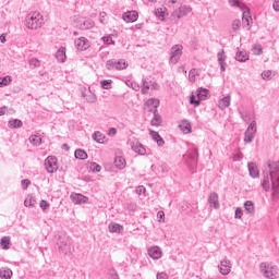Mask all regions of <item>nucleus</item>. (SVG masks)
<instances>
[{"mask_svg":"<svg viewBox=\"0 0 279 279\" xmlns=\"http://www.w3.org/2000/svg\"><path fill=\"white\" fill-rule=\"evenodd\" d=\"M41 210H47V208H49V202L43 199L40 201V204H39Z\"/></svg>","mask_w":279,"mask_h":279,"instance_id":"bf43d9fd","label":"nucleus"},{"mask_svg":"<svg viewBox=\"0 0 279 279\" xmlns=\"http://www.w3.org/2000/svg\"><path fill=\"white\" fill-rule=\"evenodd\" d=\"M149 135L151 136L153 141H156L160 136V133L149 130Z\"/></svg>","mask_w":279,"mask_h":279,"instance_id":"680f3d73","label":"nucleus"},{"mask_svg":"<svg viewBox=\"0 0 279 279\" xmlns=\"http://www.w3.org/2000/svg\"><path fill=\"white\" fill-rule=\"evenodd\" d=\"M101 40L104 41V45H114V40L110 35L102 37Z\"/></svg>","mask_w":279,"mask_h":279,"instance_id":"8fccbe9b","label":"nucleus"},{"mask_svg":"<svg viewBox=\"0 0 279 279\" xmlns=\"http://www.w3.org/2000/svg\"><path fill=\"white\" fill-rule=\"evenodd\" d=\"M89 169L93 171V173H99V171H101V167L97 162H90Z\"/></svg>","mask_w":279,"mask_h":279,"instance_id":"c03bdc74","label":"nucleus"},{"mask_svg":"<svg viewBox=\"0 0 279 279\" xmlns=\"http://www.w3.org/2000/svg\"><path fill=\"white\" fill-rule=\"evenodd\" d=\"M197 156H199V154L197 153V147L193 146L192 148H190L186 153V155L183 156L187 167H190V169H195V167H197Z\"/></svg>","mask_w":279,"mask_h":279,"instance_id":"39448f33","label":"nucleus"},{"mask_svg":"<svg viewBox=\"0 0 279 279\" xmlns=\"http://www.w3.org/2000/svg\"><path fill=\"white\" fill-rule=\"evenodd\" d=\"M25 25L28 29H40L45 25V16L40 12H31L25 17Z\"/></svg>","mask_w":279,"mask_h":279,"instance_id":"f03ea898","label":"nucleus"},{"mask_svg":"<svg viewBox=\"0 0 279 279\" xmlns=\"http://www.w3.org/2000/svg\"><path fill=\"white\" fill-rule=\"evenodd\" d=\"M150 124L154 126V128H160V125H162V117L159 116L158 112H155L154 113V117L150 121Z\"/></svg>","mask_w":279,"mask_h":279,"instance_id":"5701e85b","label":"nucleus"},{"mask_svg":"<svg viewBox=\"0 0 279 279\" xmlns=\"http://www.w3.org/2000/svg\"><path fill=\"white\" fill-rule=\"evenodd\" d=\"M253 53L255 56H260V53H263V48L260 46H254L253 47Z\"/></svg>","mask_w":279,"mask_h":279,"instance_id":"13d9d810","label":"nucleus"},{"mask_svg":"<svg viewBox=\"0 0 279 279\" xmlns=\"http://www.w3.org/2000/svg\"><path fill=\"white\" fill-rule=\"evenodd\" d=\"M235 60H238V62H246V60H250V56L245 51H238Z\"/></svg>","mask_w":279,"mask_h":279,"instance_id":"2f4dec72","label":"nucleus"},{"mask_svg":"<svg viewBox=\"0 0 279 279\" xmlns=\"http://www.w3.org/2000/svg\"><path fill=\"white\" fill-rule=\"evenodd\" d=\"M208 93L209 90L204 88V87H199L197 89V94L196 97L199 101H206V99H208Z\"/></svg>","mask_w":279,"mask_h":279,"instance_id":"6ab92c4d","label":"nucleus"},{"mask_svg":"<svg viewBox=\"0 0 279 279\" xmlns=\"http://www.w3.org/2000/svg\"><path fill=\"white\" fill-rule=\"evenodd\" d=\"M100 86H101V88H104V90H110V88H112V80L101 81Z\"/></svg>","mask_w":279,"mask_h":279,"instance_id":"ea45409f","label":"nucleus"},{"mask_svg":"<svg viewBox=\"0 0 279 279\" xmlns=\"http://www.w3.org/2000/svg\"><path fill=\"white\" fill-rule=\"evenodd\" d=\"M83 97L86 99L87 104H95L97 101V96L90 90L83 93Z\"/></svg>","mask_w":279,"mask_h":279,"instance_id":"393cba45","label":"nucleus"},{"mask_svg":"<svg viewBox=\"0 0 279 279\" xmlns=\"http://www.w3.org/2000/svg\"><path fill=\"white\" fill-rule=\"evenodd\" d=\"M114 167H117V169H125V158L117 156L114 158Z\"/></svg>","mask_w":279,"mask_h":279,"instance_id":"c756f323","label":"nucleus"},{"mask_svg":"<svg viewBox=\"0 0 279 279\" xmlns=\"http://www.w3.org/2000/svg\"><path fill=\"white\" fill-rule=\"evenodd\" d=\"M272 8H274L275 12H279V0L274 1Z\"/></svg>","mask_w":279,"mask_h":279,"instance_id":"338daca9","label":"nucleus"},{"mask_svg":"<svg viewBox=\"0 0 279 279\" xmlns=\"http://www.w3.org/2000/svg\"><path fill=\"white\" fill-rule=\"evenodd\" d=\"M122 19L125 23H136V21H138V12L136 11L125 12L122 15Z\"/></svg>","mask_w":279,"mask_h":279,"instance_id":"4468645a","label":"nucleus"},{"mask_svg":"<svg viewBox=\"0 0 279 279\" xmlns=\"http://www.w3.org/2000/svg\"><path fill=\"white\" fill-rule=\"evenodd\" d=\"M71 199L73 204H86L88 203V197L82 195V194H73L71 195Z\"/></svg>","mask_w":279,"mask_h":279,"instance_id":"a211bd4d","label":"nucleus"},{"mask_svg":"<svg viewBox=\"0 0 279 279\" xmlns=\"http://www.w3.org/2000/svg\"><path fill=\"white\" fill-rule=\"evenodd\" d=\"M151 86V82L147 81V78L142 80V95H147L149 93V87Z\"/></svg>","mask_w":279,"mask_h":279,"instance_id":"473e14b6","label":"nucleus"},{"mask_svg":"<svg viewBox=\"0 0 279 279\" xmlns=\"http://www.w3.org/2000/svg\"><path fill=\"white\" fill-rule=\"evenodd\" d=\"M232 29L234 32H239V29H241V21L240 20H234L232 22Z\"/></svg>","mask_w":279,"mask_h":279,"instance_id":"3c124183","label":"nucleus"},{"mask_svg":"<svg viewBox=\"0 0 279 279\" xmlns=\"http://www.w3.org/2000/svg\"><path fill=\"white\" fill-rule=\"evenodd\" d=\"M254 132L245 131L244 143H252V141H254Z\"/></svg>","mask_w":279,"mask_h":279,"instance_id":"79ce46f5","label":"nucleus"},{"mask_svg":"<svg viewBox=\"0 0 279 279\" xmlns=\"http://www.w3.org/2000/svg\"><path fill=\"white\" fill-rule=\"evenodd\" d=\"M259 271H260L262 276H264V278H266V279H277L279 276L278 266L267 263V262H263L259 265Z\"/></svg>","mask_w":279,"mask_h":279,"instance_id":"7ed1b4c3","label":"nucleus"},{"mask_svg":"<svg viewBox=\"0 0 279 279\" xmlns=\"http://www.w3.org/2000/svg\"><path fill=\"white\" fill-rule=\"evenodd\" d=\"M179 128H180V130H182V132L184 134H191L192 128H191V123L189 121H186V120L182 121L181 124H179Z\"/></svg>","mask_w":279,"mask_h":279,"instance_id":"cd10ccee","label":"nucleus"},{"mask_svg":"<svg viewBox=\"0 0 279 279\" xmlns=\"http://www.w3.org/2000/svg\"><path fill=\"white\" fill-rule=\"evenodd\" d=\"M0 244L2 250H10V236H3L0 240Z\"/></svg>","mask_w":279,"mask_h":279,"instance_id":"4c0bfd02","label":"nucleus"},{"mask_svg":"<svg viewBox=\"0 0 279 279\" xmlns=\"http://www.w3.org/2000/svg\"><path fill=\"white\" fill-rule=\"evenodd\" d=\"M57 245H58V250L61 254L66 255V254H71V252H73L71 238H69V235H66L64 233L58 235Z\"/></svg>","mask_w":279,"mask_h":279,"instance_id":"20e7f679","label":"nucleus"},{"mask_svg":"<svg viewBox=\"0 0 279 279\" xmlns=\"http://www.w3.org/2000/svg\"><path fill=\"white\" fill-rule=\"evenodd\" d=\"M231 8H239V10H245V3L242 0H228Z\"/></svg>","mask_w":279,"mask_h":279,"instance_id":"bb28decb","label":"nucleus"},{"mask_svg":"<svg viewBox=\"0 0 279 279\" xmlns=\"http://www.w3.org/2000/svg\"><path fill=\"white\" fill-rule=\"evenodd\" d=\"M28 141L35 147H39V145H43V137H40L38 135H31Z\"/></svg>","mask_w":279,"mask_h":279,"instance_id":"c85d7f7f","label":"nucleus"},{"mask_svg":"<svg viewBox=\"0 0 279 279\" xmlns=\"http://www.w3.org/2000/svg\"><path fill=\"white\" fill-rule=\"evenodd\" d=\"M263 80H271V71H265L262 73Z\"/></svg>","mask_w":279,"mask_h":279,"instance_id":"052dcab7","label":"nucleus"},{"mask_svg":"<svg viewBox=\"0 0 279 279\" xmlns=\"http://www.w3.org/2000/svg\"><path fill=\"white\" fill-rule=\"evenodd\" d=\"M108 228L109 232H121L123 230V227L119 223H110Z\"/></svg>","mask_w":279,"mask_h":279,"instance_id":"a19ab883","label":"nucleus"},{"mask_svg":"<svg viewBox=\"0 0 279 279\" xmlns=\"http://www.w3.org/2000/svg\"><path fill=\"white\" fill-rule=\"evenodd\" d=\"M29 65L34 66V69H36V68L40 66V61L36 58H33L29 60Z\"/></svg>","mask_w":279,"mask_h":279,"instance_id":"5fc2aeb1","label":"nucleus"},{"mask_svg":"<svg viewBox=\"0 0 279 279\" xmlns=\"http://www.w3.org/2000/svg\"><path fill=\"white\" fill-rule=\"evenodd\" d=\"M131 148L133 151H135V154H138L140 156H145V154H147V149H145V146L138 141L131 142Z\"/></svg>","mask_w":279,"mask_h":279,"instance_id":"ddd939ff","label":"nucleus"},{"mask_svg":"<svg viewBox=\"0 0 279 279\" xmlns=\"http://www.w3.org/2000/svg\"><path fill=\"white\" fill-rule=\"evenodd\" d=\"M128 69V62L123 59H110L106 62L107 71H123Z\"/></svg>","mask_w":279,"mask_h":279,"instance_id":"423d86ee","label":"nucleus"},{"mask_svg":"<svg viewBox=\"0 0 279 279\" xmlns=\"http://www.w3.org/2000/svg\"><path fill=\"white\" fill-rule=\"evenodd\" d=\"M201 102H202V101L199 100V98H198V99L195 98V95H192V96L190 97V104H191L192 106H199Z\"/></svg>","mask_w":279,"mask_h":279,"instance_id":"6e6d98bb","label":"nucleus"},{"mask_svg":"<svg viewBox=\"0 0 279 279\" xmlns=\"http://www.w3.org/2000/svg\"><path fill=\"white\" fill-rule=\"evenodd\" d=\"M148 256H150V258H154V260H158V258L162 257V251L158 246H153L148 248Z\"/></svg>","mask_w":279,"mask_h":279,"instance_id":"f3484780","label":"nucleus"},{"mask_svg":"<svg viewBox=\"0 0 279 279\" xmlns=\"http://www.w3.org/2000/svg\"><path fill=\"white\" fill-rule=\"evenodd\" d=\"M157 217H158L159 220L165 219V211H158Z\"/></svg>","mask_w":279,"mask_h":279,"instance_id":"774afa93","label":"nucleus"},{"mask_svg":"<svg viewBox=\"0 0 279 279\" xmlns=\"http://www.w3.org/2000/svg\"><path fill=\"white\" fill-rule=\"evenodd\" d=\"M74 156L78 160H86V158H88V154L86 153V150L81 149V148L75 150Z\"/></svg>","mask_w":279,"mask_h":279,"instance_id":"72a5a7b5","label":"nucleus"},{"mask_svg":"<svg viewBox=\"0 0 279 279\" xmlns=\"http://www.w3.org/2000/svg\"><path fill=\"white\" fill-rule=\"evenodd\" d=\"M56 58L58 62H64L66 60V48L60 47L56 52Z\"/></svg>","mask_w":279,"mask_h":279,"instance_id":"aec40b11","label":"nucleus"},{"mask_svg":"<svg viewBox=\"0 0 279 279\" xmlns=\"http://www.w3.org/2000/svg\"><path fill=\"white\" fill-rule=\"evenodd\" d=\"M10 84H12V76L0 77V88L2 86H10Z\"/></svg>","mask_w":279,"mask_h":279,"instance_id":"58836bf2","label":"nucleus"},{"mask_svg":"<svg viewBox=\"0 0 279 279\" xmlns=\"http://www.w3.org/2000/svg\"><path fill=\"white\" fill-rule=\"evenodd\" d=\"M77 27L80 29H93V27H95V21H93L92 19L88 20H81L77 24Z\"/></svg>","mask_w":279,"mask_h":279,"instance_id":"dca6fc26","label":"nucleus"},{"mask_svg":"<svg viewBox=\"0 0 279 279\" xmlns=\"http://www.w3.org/2000/svg\"><path fill=\"white\" fill-rule=\"evenodd\" d=\"M155 142H157L158 147H163L165 146V140H162V136H158Z\"/></svg>","mask_w":279,"mask_h":279,"instance_id":"e2e57ef3","label":"nucleus"},{"mask_svg":"<svg viewBox=\"0 0 279 279\" xmlns=\"http://www.w3.org/2000/svg\"><path fill=\"white\" fill-rule=\"evenodd\" d=\"M208 204L210 208H215L216 210L219 209V194H217V192H213L209 194Z\"/></svg>","mask_w":279,"mask_h":279,"instance_id":"2eb2a0df","label":"nucleus"},{"mask_svg":"<svg viewBox=\"0 0 279 279\" xmlns=\"http://www.w3.org/2000/svg\"><path fill=\"white\" fill-rule=\"evenodd\" d=\"M219 271L222 276H228L230 271H232V263L228 259H223L220 262V265L218 266Z\"/></svg>","mask_w":279,"mask_h":279,"instance_id":"f8f14e48","label":"nucleus"},{"mask_svg":"<svg viewBox=\"0 0 279 279\" xmlns=\"http://www.w3.org/2000/svg\"><path fill=\"white\" fill-rule=\"evenodd\" d=\"M218 107L220 110H226V108L230 107V96H226L218 101Z\"/></svg>","mask_w":279,"mask_h":279,"instance_id":"a878e982","label":"nucleus"},{"mask_svg":"<svg viewBox=\"0 0 279 279\" xmlns=\"http://www.w3.org/2000/svg\"><path fill=\"white\" fill-rule=\"evenodd\" d=\"M77 51H86L90 47V41L86 37H80L74 40Z\"/></svg>","mask_w":279,"mask_h":279,"instance_id":"9b49d317","label":"nucleus"},{"mask_svg":"<svg viewBox=\"0 0 279 279\" xmlns=\"http://www.w3.org/2000/svg\"><path fill=\"white\" fill-rule=\"evenodd\" d=\"M232 160H233L234 162H239V161L243 160V153H241V150L234 151V153H233Z\"/></svg>","mask_w":279,"mask_h":279,"instance_id":"a18cd8bd","label":"nucleus"},{"mask_svg":"<svg viewBox=\"0 0 279 279\" xmlns=\"http://www.w3.org/2000/svg\"><path fill=\"white\" fill-rule=\"evenodd\" d=\"M183 49H184V47H182V45H174L171 48L170 62H172V64H178V62L180 61V58L182 56Z\"/></svg>","mask_w":279,"mask_h":279,"instance_id":"0eeeda50","label":"nucleus"},{"mask_svg":"<svg viewBox=\"0 0 279 279\" xmlns=\"http://www.w3.org/2000/svg\"><path fill=\"white\" fill-rule=\"evenodd\" d=\"M0 278L1 279H11L12 270L10 268H1L0 269Z\"/></svg>","mask_w":279,"mask_h":279,"instance_id":"e433bc0d","label":"nucleus"},{"mask_svg":"<svg viewBox=\"0 0 279 279\" xmlns=\"http://www.w3.org/2000/svg\"><path fill=\"white\" fill-rule=\"evenodd\" d=\"M24 206H26V208H34V206H36V198L32 195H28L24 201Z\"/></svg>","mask_w":279,"mask_h":279,"instance_id":"c9c22d12","label":"nucleus"},{"mask_svg":"<svg viewBox=\"0 0 279 279\" xmlns=\"http://www.w3.org/2000/svg\"><path fill=\"white\" fill-rule=\"evenodd\" d=\"M256 121H252L248 128L246 129V132H253V134H256Z\"/></svg>","mask_w":279,"mask_h":279,"instance_id":"603ef678","label":"nucleus"},{"mask_svg":"<svg viewBox=\"0 0 279 279\" xmlns=\"http://www.w3.org/2000/svg\"><path fill=\"white\" fill-rule=\"evenodd\" d=\"M29 184H32V181H29V179H24L21 181L23 191H27V187L29 186Z\"/></svg>","mask_w":279,"mask_h":279,"instance_id":"864d4df0","label":"nucleus"},{"mask_svg":"<svg viewBox=\"0 0 279 279\" xmlns=\"http://www.w3.org/2000/svg\"><path fill=\"white\" fill-rule=\"evenodd\" d=\"M242 21L243 23H246V25H250V21H252V15L250 13V8H247V5H245V8L242 10Z\"/></svg>","mask_w":279,"mask_h":279,"instance_id":"b1692460","label":"nucleus"},{"mask_svg":"<svg viewBox=\"0 0 279 279\" xmlns=\"http://www.w3.org/2000/svg\"><path fill=\"white\" fill-rule=\"evenodd\" d=\"M244 210H245V213L247 214V215H254V213H256V209H255V207H254V202H252V201H246L245 203H244Z\"/></svg>","mask_w":279,"mask_h":279,"instance_id":"4be33fe9","label":"nucleus"},{"mask_svg":"<svg viewBox=\"0 0 279 279\" xmlns=\"http://www.w3.org/2000/svg\"><path fill=\"white\" fill-rule=\"evenodd\" d=\"M45 167L49 173H56V171H58V158L53 156L47 157L45 160Z\"/></svg>","mask_w":279,"mask_h":279,"instance_id":"6e6552de","label":"nucleus"},{"mask_svg":"<svg viewBox=\"0 0 279 279\" xmlns=\"http://www.w3.org/2000/svg\"><path fill=\"white\" fill-rule=\"evenodd\" d=\"M247 167H248V173L251 178H258L259 175L258 167H256L254 162H248Z\"/></svg>","mask_w":279,"mask_h":279,"instance_id":"412c9836","label":"nucleus"},{"mask_svg":"<svg viewBox=\"0 0 279 279\" xmlns=\"http://www.w3.org/2000/svg\"><path fill=\"white\" fill-rule=\"evenodd\" d=\"M235 219H243V209H241V207H238L235 209Z\"/></svg>","mask_w":279,"mask_h":279,"instance_id":"4d7b16f0","label":"nucleus"},{"mask_svg":"<svg viewBox=\"0 0 279 279\" xmlns=\"http://www.w3.org/2000/svg\"><path fill=\"white\" fill-rule=\"evenodd\" d=\"M158 106H160L159 99L149 98L144 105V110H146V112H153L154 114L158 112Z\"/></svg>","mask_w":279,"mask_h":279,"instance_id":"9d476101","label":"nucleus"},{"mask_svg":"<svg viewBox=\"0 0 279 279\" xmlns=\"http://www.w3.org/2000/svg\"><path fill=\"white\" fill-rule=\"evenodd\" d=\"M269 172L264 175L262 186L264 190L270 189L269 180L271 181L272 195H279V161L268 162Z\"/></svg>","mask_w":279,"mask_h":279,"instance_id":"f257e3e1","label":"nucleus"},{"mask_svg":"<svg viewBox=\"0 0 279 279\" xmlns=\"http://www.w3.org/2000/svg\"><path fill=\"white\" fill-rule=\"evenodd\" d=\"M92 137L96 143H100V144L104 143V141H106V135L99 131H95Z\"/></svg>","mask_w":279,"mask_h":279,"instance_id":"7c9ffc66","label":"nucleus"},{"mask_svg":"<svg viewBox=\"0 0 279 279\" xmlns=\"http://www.w3.org/2000/svg\"><path fill=\"white\" fill-rule=\"evenodd\" d=\"M157 279H169V275L167 272H158Z\"/></svg>","mask_w":279,"mask_h":279,"instance_id":"69168bd1","label":"nucleus"},{"mask_svg":"<svg viewBox=\"0 0 279 279\" xmlns=\"http://www.w3.org/2000/svg\"><path fill=\"white\" fill-rule=\"evenodd\" d=\"M130 84H131V87L133 88V90H136V92L141 90V85H138V83L130 82Z\"/></svg>","mask_w":279,"mask_h":279,"instance_id":"0e129e2a","label":"nucleus"},{"mask_svg":"<svg viewBox=\"0 0 279 279\" xmlns=\"http://www.w3.org/2000/svg\"><path fill=\"white\" fill-rule=\"evenodd\" d=\"M192 10L193 9L189 5H181L172 12L171 16L172 19L180 20L182 19V16H186V14H191Z\"/></svg>","mask_w":279,"mask_h":279,"instance_id":"1a4fd4ad","label":"nucleus"},{"mask_svg":"<svg viewBox=\"0 0 279 279\" xmlns=\"http://www.w3.org/2000/svg\"><path fill=\"white\" fill-rule=\"evenodd\" d=\"M165 10L167 9H162L159 8L155 11V16H157V19H160L161 21L165 19Z\"/></svg>","mask_w":279,"mask_h":279,"instance_id":"49530a36","label":"nucleus"},{"mask_svg":"<svg viewBox=\"0 0 279 279\" xmlns=\"http://www.w3.org/2000/svg\"><path fill=\"white\" fill-rule=\"evenodd\" d=\"M197 75H199V72L196 69H192L189 73L190 82L195 83V77H197Z\"/></svg>","mask_w":279,"mask_h":279,"instance_id":"37998d69","label":"nucleus"},{"mask_svg":"<svg viewBox=\"0 0 279 279\" xmlns=\"http://www.w3.org/2000/svg\"><path fill=\"white\" fill-rule=\"evenodd\" d=\"M217 58H218V63H225L226 62V51L223 50H220L218 53H217Z\"/></svg>","mask_w":279,"mask_h":279,"instance_id":"de8ad7c7","label":"nucleus"},{"mask_svg":"<svg viewBox=\"0 0 279 279\" xmlns=\"http://www.w3.org/2000/svg\"><path fill=\"white\" fill-rule=\"evenodd\" d=\"M9 128H11V130H16L19 128H23V121H21L19 119L10 120Z\"/></svg>","mask_w":279,"mask_h":279,"instance_id":"f704fd0d","label":"nucleus"},{"mask_svg":"<svg viewBox=\"0 0 279 279\" xmlns=\"http://www.w3.org/2000/svg\"><path fill=\"white\" fill-rule=\"evenodd\" d=\"M109 279H119V275L114 268H110L108 271Z\"/></svg>","mask_w":279,"mask_h":279,"instance_id":"09e8293b","label":"nucleus"}]
</instances>
